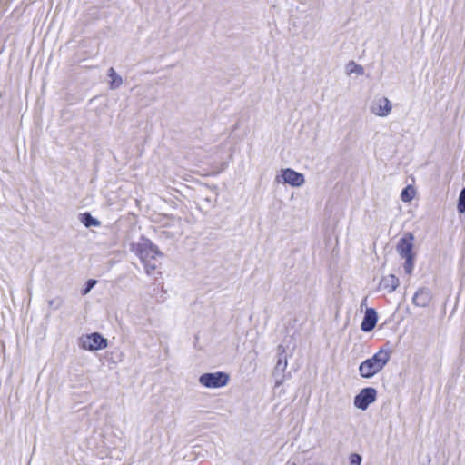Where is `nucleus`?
<instances>
[{
	"label": "nucleus",
	"mask_w": 465,
	"mask_h": 465,
	"mask_svg": "<svg viewBox=\"0 0 465 465\" xmlns=\"http://www.w3.org/2000/svg\"><path fill=\"white\" fill-rule=\"evenodd\" d=\"M416 188L413 185H408L402 190L401 193V200L404 203H410L416 196Z\"/></svg>",
	"instance_id": "obj_15"
},
{
	"label": "nucleus",
	"mask_w": 465,
	"mask_h": 465,
	"mask_svg": "<svg viewBox=\"0 0 465 465\" xmlns=\"http://www.w3.org/2000/svg\"><path fill=\"white\" fill-rule=\"evenodd\" d=\"M79 221L87 228L99 227L101 225V222L87 212L79 215Z\"/></svg>",
	"instance_id": "obj_13"
},
{
	"label": "nucleus",
	"mask_w": 465,
	"mask_h": 465,
	"mask_svg": "<svg viewBox=\"0 0 465 465\" xmlns=\"http://www.w3.org/2000/svg\"><path fill=\"white\" fill-rule=\"evenodd\" d=\"M414 236L411 233H406L397 244V252L401 257L415 256L413 252Z\"/></svg>",
	"instance_id": "obj_8"
},
{
	"label": "nucleus",
	"mask_w": 465,
	"mask_h": 465,
	"mask_svg": "<svg viewBox=\"0 0 465 465\" xmlns=\"http://www.w3.org/2000/svg\"><path fill=\"white\" fill-rule=\"evenodd\" d=\"M286 465H326L325 463L312 457L304 458L299 464L296 462H288Z\"/></svg>",
	"instance_id": "obj_16"
},
{
	"label": "nucleus",
	"mask_w": 465,
	"mask_h": 465,
	"mask_svg": "<svg viewBox=\"0 0 465 465\" xmlns=\"http://www.w3.org/2000/svg\"><path fill=\"white\" fill-rule=\"evenodd\" d=\"M96 284V281L95 280H89L87 282V286L86 288L83 291V294L84 295H86L93 288L94 286Z\"/></svg>",
	"instance_id": "obj_20"
},
{
	"label": "nucleus",
	"mask_w": 465,
	"mask_h": 465,
	"mask_svg": "<svg viewBox=\"0 0 465 465\" xmlns=\"http://www.w3.org/2000/svg\"><path fill=\"white\" fill-rule=\"evenodd\" d=\"M132 251L139 256L148 275H153L158 266V258L162 256L158 248L148 239H141L137 243L132 244Z\"/></svg>",
	"instance_id": "obj_1"
},
{
	"label": "nucleus",
	"mask_w": 465,
	"mask_h": 465,
	"mask_svg": "<svg viewBox=\"0 0 465 465\" xmlns=\"http://www.w3.org/2000/svg\"><path fill=\"white\" fill-rule=\"evenodd\" d=\"M275 182L299 188L304 185L305 176L292 168H282L275 176Z\"/></svg>",
	"instance_id": "obj_4"
},
{
	"label": "nucleus",
	"mask_w": 465,
	"mask_h": 465,
	"mask_svg": "<svg viewBox=\"0 0 465 465\" xmlns=\"http://www.w3.org/2000/svg\"><path fill=\"white\" fill-rule=\"evenodd\" d=\"M414 257L415 256H411V257H405V262H404V271L407 274H411L413 269H414Z\"/></svg>",
	"instance_id": "obj_17"
},
{
	"label": "nucleus",
	"mask_w": 465,
	"mask_h": 465,
	"mask_svg": "<svg viewBox=\"0 0 465 465\" xmlns=\"http://www.w3.org/2000/svg\"><path fill=\"white\" fill-rule=\"evenodd\" d=\"M391 353L386 349H380L371 358L363 361L359 366V374L364 379H371L381 372L387 365Z\"/></svg>",
	"instance_id": "obj_2"
},
{
	"label": "nucleus",
	"mask_w": 465,
	"mask_h": 465,
	"mask_svg": "<svg viewBox=\"0 0 465 465\" xmlns=\"http://www.w3.org/2000/svg\"><path fill=\"white\" fill-rule=\"evenodd\" d=\"M108 77L110 78V88L112 90L119 88L123 84L122 77L115 72L114 68L108 70Z\"/></svg>",
	"instance_id": "obj_14"
},
{
	"label": "nucleus",
	"mask_w": 465,
	"mask_h": 465,
	"mask_svg": "<svg viewBox=\"0 0 465 465\" xmlns=\"http://www.w3.org/2000/svg\"><path fill=\"white\" fill-rule=\"evenodd\" d=\"M286 366H287V361L285 360L284 362L282 363V369H284Z\"/></svg>",
	"instance_id": "obj_21"
},
{
	"label": "nucleus",
	"mask_w": 465,
	"mask_h": 465,
	"mask_svg": "<svg viewBox=\"0 0 465 465\" xmlns=\"http://www.w3.org/2000/svg\"><path fill=\"white\" fill-rule=\"evenodd\" d=\"M457 208L459 213H465V187L461 190L460 193Z\"/></svg>",
	"instance_id": "obj_18"
},
{
	"label": "nucleus",
	"mask_w": 465,
	"mask_h": 465,
	"mask_svg": "<svg viewBox=\"0 0 465 465\" xmlns=\"http://www.w3.org/2000/svg\"><path fill=\"white\" fill-rule=\"evenodd\" d=\"M377 399V390L372 387L361 389L353 399V405L356 409L366 411Z\"/></svg>",
	"instance_id": "obj_7"
},
{
	"label": "nucleus",
	"mask_w": 465,
	"mask_h": 465,
	"mask_svg": "<svg viewBox=\"0 0 465 465\" xmlns=\"http://www.w3.org/2000/svg\"><path fill=\"white\" fill-rule=\"evenodd\" d=\"M362 462V458L361 455L357 453H351L349 456V463L350 465H361Z\"/></svg>",
	"instance_id": "obj_19"
},
{
	"label": "nucleus",
	"mask_w": 465,
	"mask_h": 465,
	"mask_svg": "<svg viewBox=\"0 0 465 465\" xmlns=\"http://www.w3.org/2000/svg\"><path fill=\"white\" fill-rule=\"evenodd\" d=\"M412 301L416 306L426 307L430 301L429 291L425 289H420L415 292Z\"/></svg>",
	"instance_id": "obj_11"
},
{
	"label": "nucleus",
	"mask_w": 465,
	"mask_h": 465,
	"mask_svg": "<svg viewBox=\"0 0 465 465\" xmlns=\"http://www.w3.org/2000/svg\"><path fill=\"white\" fill-rule=\"evenodd\" d=\"M345 73L349 76H361L364 74V68L356 62L351 61L345 65Z\"/></svg>",
	"instance_id": "obj_12"
},
{
	"label": "nucleus",
	"mask_w": 465,
	"mask_h": 465,
	"mask_svg": "<svg viewBox=\"0 0 465 465\" xmlns=\"http://www.w3.org/2000/svg\"><path fill=\"white\" fill-rule=\"evenodd\" d=\"M378 322V315L374 309L368 308L361 324V329L364 332H369L374 329Z\"/></svg>",
	"instance_id": "obj_9"
},
{
	"label": "nucleus",
	"mask_w": 465,
	"mask_h": 465,
	"mask_svg": "<svg viewBox=\"0 0 465 465\" xmlns=\"http://www.w3.org/2000/svg\"><path fill=\"white\" fill-rule=\"evenodd\" d=\"M392 111V104L384 95L381 94H376L369 104V112L380 118H386L388 117Z\"/></svg>",
	"instance_id": "obj_5"
},
{
	"label": "nucleus",
	"mask_w": 465,
	"mask_h": 465,
	"mask_svg": "<svg viewBox=\"0 0 465 465\" xmlns=\"http://www.w3.org/2000/svg\"><path fill=\"white\" fill-rule=\"evenodd\" d=\"M400 284L399 279L393 274L383 276L380 282V287L388 292H394Z\"/></svg>",
	"instance_id": "obj_10"
},
{
	"label": "nucleus",
	"mask_w": 465,
	"mask_h": 465,
	"mask_svg": "<svg viewBox=\"0 0 465 465\" xmlns=\"http://www.w3.org/2000/svg\"><path fill=\"white\" fill-rule=\"evenodd\" d=\"M229 381V374L223 371L204 373L199 377L200 384L208 389H219L225 387Z\"/></svg>",
	"instance_id": "obj_6"
},
{
	"label": "nucleus",
	"mask_w": 465,
	"mask_h": 465,
	"mask_svg": "<svg viewBox=\"0 0 465 465\" xmlns=\"http://www.w3.org/2000/svg\"><path fill=\"white\" fill-rule=\"evenodd\" d=\"M80 349L87 351H98L107 348L108 341L99 332L82 334L77 341Z\"/></svg>",
	"instance_id": "obj_3"
},
{
	"label": "nucleus",
	"mask_w": 465,
	"mask_h": 465,
	"mask_svg": "<svg viewBox=\"0 0 465 465\" xmlns=\"http://www.w3.org/2000/svg\"><path fill=\"white\" fill-rule=\"evenodd\" d=\"M281 365H282V361H278V364H277V367H279V366H281Z\"/></svg>",
	"instance_id": "obj_22"
}]
</instances>
